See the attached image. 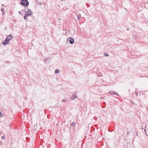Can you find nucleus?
<instances>
[{
  "label": "nucleus",
  "instance_id": "36",
  "mask_svg": "<svg viewBox=\"0 0 148 148\" xmlns=\"http://www.w3.org/2000/svg\"><path fill=\"white\" fill-rule=\"evenodd\" d=\"M6 27H5V29H6Z\"/></svg>",
  "mask_w": 148,
  "mask_h": 148
},
{
  "label": "nucleus",
  "instance_id": "15",
  "mask_svg": "<svg viewBox=\"0 0 148 148\" xmlns=\"http://www.w3.org/2000/svg\"><path fill=\"white\" fill-rule=\"evenodd\" d=\"M62 101L63 102H66L67 101L65 99H62Z\"/></svg>",
  "mask_w": 148,
  "mask_h": 148
},
{
  "label": "nucleus",
  "instance_id": "29",
  "mask_svg": "<svg viewBox=\"0 0 148 148\" xmlns=\"http://www.w3.org/2000/svg\"><path fill=\"white\" fill-rule=\"evenodd\" d=\"M137 132H136V135L137 136H138V134H137Z\"/></svg>",
  "mask_w": 148,
  "mask_h": 148
},
{
  "label": "nucleus",
  "instance_id": "28",
  "mask_svg": "<svg viewBox=\"0 0 148 148\" xmlns=\"http://www.w3.org/2000/svg\"><path fill=\"white\" fill-rule=\"evenodd\" d=\"M25 10H26V9H25V10H23V11H24L25 12V11H25Z\"/></svg>",
  "mask_w": 148,
  "mask_h": 148
},
{
  "label": "nucleus",
  "instance_id": "12",
  "mask_svg": "<svg viewBox=\"0 0 148 148\" xmlns=\"http://www.w3.org/2000/svg\"><path fill=\"white\" fill-rule=\"evenodd\" d=\"M75 124L74 123H71V127H74L75 126Z\"/></svg>",
  "mask_w": 148,
  "mask_h": 148
},
{
  "label": "nucleus",
  "instance_id": "11",
  "mask_svg": "<svg viewBox=\"0 0 148 148\" xmlns=\"http://www.w3.org/2000/svg\"><path fill=\"white\" fill-rule=\"evenodd\" d=\"M103 108H105L106 106V103L105 102H103Z\"/></svg>",
  "mask_w": 148,
  "mask_h": 148
},
{
  "label": "nucleus",
  "instance_id": "1",
  "mask_svg": "<svg viewBox=\"0 0 148 148\" xmlns=\"http://www.w3.org/2000/svg\"><path fill=\"white\" fill-rule=\"evenodd\" d=\"M13 37V35L11 34L6 37V39L3 42L2 44L3 45H6L8 44V42Z\"/></svg>",
  "mask_w": 148,
  "mask_h": 148
},
{
  "label": "nucleus",
  "instance_id": "21",
  "mask_svg": "<svg viewBox=\"0 0 148 148\" xmlns=\"http://www.w3.org/2000/svg\"><path fill=\"white\" fill-rule=\"evenodd\" d=\"M5 14V11L4 12H3L2 13V15H4Z\"/></svg>",
  "mask_w": 148,
  "mask_h": 148
},
{
  "label": "nucleus",
  "instance_id": "7",
  "mask_svg": "<svg viewBox=\"0 0 148 148\" xmlns=\"http://www.w3.org/2000/svg\"><path fill=\"white\" fill-rule=\"evenodd\" d=\"M71 99L72 100H74L75 99V95H74V94H73L72 95L71 97Z\"/></svg>",
  "mask_w": 148,
  "mask_h": 148
},
{
  "label": "nucleus",
  "instance_id": "25",
  "mask_svg": "<svg viewBox=\"0 0 148 148\" xmlns=\"http://www.w3.org/2000/svg\"><path fill=\"white\" fill-rule=\"evenodd\" d=\"M2 145V143L1 141H0V145Z\"/></svg>",
  "mask_w": 148,
  "mask_h": 148
},
{
  "label": "nucleus",
  "instance_id": "31",
  "mask_svg": "<svg viewBox=\"0 0 148 148\" xmlns=\"http://www.w3.org/2000/svg\"><path fill=\"white\" fill-rule=\"evenodd\" d=\"M2 6H3V4H2Z\"/></svg>",
  "mask_w": 148,
  "mask_h": 148
},
{
  "label": "nucleus",
  "instance_id": "4",
  "mask_svg": "<svg viewBox=\"0 0 148 148\" xmlns=\"http://www.w3.org/2000/svg\"><path fill=\"white\" fill-rule=\"evenodd\" d=\"M68 40H69L70 43L71 44H73L74 42V39L71 37L68 38Z\"/></svg>",
  "mask_w": 148,
  "mask_h": 148
},
{
  "label": "nucleus",
  "instance_id": "5",
  "mask_svg": "<svg viewBox=\"0 0 148 148\" xmlns=\"http://www.w3.org/2000/svg\"><path fill=\"white\" fill-rule=\"evenodd\" d=\"M109 93L111 94H113L119 96V95L117 92L114 91H110L109 92Z\"/></svg>",
  "mask_w": 148,
  "mask_h": 148
},
{
  "label": "nucleus",
  "instance_id": "14",
  "mask_svg": "<svg viewBox=\"0 0 148 148\" xmlns=\"http://www.w3.org/2000/svg\"><path fill=\"white\" fill-rule=\"evenodd\" d=\"M3 116H4V115L3 114H2L1 112L0 111V116L1 117H2Z\"/></svg>",
  "mask_w": 148,
  "mask_h": 148
},
{
  "label": "nucleus",
  "instance_id": "30",
  "mask_svg": "<svg viewBox=\"0 0 148 148\" xmlns=\"http://www.w3.org/2000/svg\"><path fill=\"white\" fill-rule=\"evenodd\" d=\"M59 20H61V18H60V19H59Z\"/></svg>",
  "mask_w": 148,
  "mask_h": 148
},
{
  "label": "nucleus",
  "instance_id": "2",
  "mask_svg": "<svg viewBox=\"0 0 148 148\" xmlns=\"http://www.w3.org/2000/svg\"><path fill=\"white\" fill-rule=\"evenodd\" d=\"M20 3L23 5L24 7H27L29 5V2L27 0H21Z\"/></svg>",
  "mask_w": 148,
  "mask_h": 148
},
{
  "label": "nucleus",
  "instance_id": "10",
  "mask_svg": "<svg viewBox=\"0 0 148 148\" xmlns=\"http://www.w3.org/2000/svg\"><path fill=\"white\" fill-rule=\"evenodd\" d=\"M104 55L105 56H109V55L108 54L106 53H104Z\"/></svg>",
  "mask_w": 148,
  "mask_h": 148
},
{
  "label": "nucleus",
  "instance_id": "37",
  "mask_svg": "<svg viewBox=\"0 0 148 148\" xmlns=\"http://www.w3.org/2000/svg\"><path fill=\"white\" fill-rule=\"evenodd\" d=\"M136 90H137V89H136Z\"/></svg>",
  "mask_w": 148,
  "mask_h": 148
},
{
  "label": "nucleus",
  "instance_id": "8",
  "mask_svg": "<svg viewBox=\"0 0 148 148\" xmlns=\"http://www.w3.org/2000/svg\"><path fill=\"white\" fill-rule=\"evenodd\" d=\"M60 71L58 69H56L55 71V73L57 74L59 73Z\"/></svg>",
  "mask_w": 148,
  "mask_h": 148
},
{
  "label": "nucleus",
  "instance_id": "17",
  "mask_svg": "<svg viewBox=\"0 0 148 148\" xmlns=\"http://www.w3.org/2000/svg\"><path fill=\"white\" fill-rule=\"evenodd\" d=\"M74 95H75V99L77 98L78 97V96L77 95H75V94H74Z\"/></svg>",
  "mask_w": 148,
  "mask_h": 148
},
{
  "label": "nucleus",
  "instance_id": "3",
  "mask_svg": "<svg viewBox=\"0 0 148 148\" xmlns=\"http://www.w3.org/2000/svg\"><path fill=\"white\" fill-rule=\"evenodd\" d=\"M43 61L45 62L46 64H47L50 62L51 60L50 58H45L44 59Z\"/></svg>",
  "mask_w": 148,
  "mask_h": 148
},
{
  "label": "nucleus",
  "instance_id": "24",
  "mask_svg": "<svg viewBox=\"0 0 148 148\" xmlns=\"http://www.w3.org/2000/svg\"><path fill=\"white\" fill-rule=\"evenodd\" d=\"M74 94H75V95L77 94V92H76V91H75V92H74Z\"/></svg>",
  "mask_w": 148,
  "mask_h": 148
},
{
  "label": "nucleus",
  "instance_id": "19",
  "mask_svg": "<svg viewBox=\"0 0 148 148\" xmlns=\"http://www.w3.org/2000/svg\"><path fill=\"white\" fill-rule=\"evenodd\" d=\"M146 127V126H145V129L144 130V132H145V133H146V129H145V128Z\"/></svg>",
  "mask_w": 148,
  "mask_h": 148
},
{
  "label": "nucleus",
  "instance_id": "13",
  "mask_svg": "<svg viewBox=\"0 0 148 148\" xmlns=\"http://www.w3.org/2000/svg\"><path fill=\"white\" fill-rule=\"evenodd\" d=\"M24 18L25 20H27V16L26 15H25V16H24Z\"/></svg>",
  "mask_w": 148,
  "mask_h": 148
},
{
  "label": "nucleus",
  "instance_id": "20",
  "mask_svg": "<svg viewBox=\"0 0 148 148\" xmlns=\"http://www.w3.org/2000/svg\"><path fill=\"white\" fill-rule=\"evenodd\" d=\"M135 95L137 96L138 95V93H137V92H135Z\"/></svg>",
  "mask_w": 148,
  "mask_h": 148
},
{
  "label": "nucleus",
  "instance_id": "33",
  "mask_svg": "<svg viewBox=\"0 0 148 148\" xmlns=\"http://www.w3.org/2000/svg\"><path fill=\"white\" fill-rule=\"evenodd\" d=\"M36 126V125H34V127H35V126Z\"/></svg>",
  "mask_w": 148,
  "mask_h": 148
},
{
  "label": "nucleus",
  "instance_id": "6",
  "mask_svg": "<svg viewBox=\"0 0 148 148\" xmlns=\"http://www.w3.org/2000/svg\"><path fill=\"white\" fill-rule=\"evenodd\" d=\"M77 19L78 20H79L81 17V15L79 13L77 14Z\"/></svg>",
  "mask_w": 148,
  "mask_h": 148
},
{
  "label": "nucleus",
  "instance_id": "35",
  "mask_svg": "<svg viewBox=\"0 0 148 148\" xmlns=\"http://www.w3.org/2000/svg\"><path fill=\"white\" fill-rule=\"evenodd\" d=\"M142 129H143V127H142Z\"/></svg>",
  "mask_w": 148,
  "mask_h": 148
},
{
  "label": "nucleus",
  "instance_id": "27",
  "mask_svg": "<svg viewBox=\"0 0 148 148\" xmlns=\"http://www.w3.org/2000/svg\"><path fill=\"white\" fill-rule=\"evenodd\" d=\"M129 30V29L127 28V31H128V30Z\"/></svg>",
  "mask_w": 148,
  "mask_h": 148
},
{
  "label": "nucleus",
  "instance_id": "23",
  "mask_svg": "<svg viewBox=\"0 0 148 148\" xmlns=\"http://www.w3.org/2000/svg\"><path fill=\"white\" fill-rule=\"evenodd\" d=\"M2 139H5V138L4 137V136H3V137H2Z\"/></svg>",
  "mask_w": 148,
  "mask_h": 148
},
{
  "label": "nucleus",
  "instance_id": "9",
  "mask_svg": "<svg viewBox=\"0 0 148 148\" xmlns=\"http://www.w3.org/2000/svg\"><path fill=\"white\" fill-rule=\"evenodd\" d=\"M25 12L26 13V14H25V15H26L27 16H29L30 15V14H28L27 12H26V11H25Z\"/></svg>",
  "mask_w": 148,
  "mask_h": 148
},
{
  "label": "nucleus",
  "instance_id": "34",
  "mask_svg": "<svg viewBox=\"0 0 148 148\" xmlns=\"http://www.w3.org/2000/svg\"><path fill=\"white\" fill-rule=\"evenodd\" d=\"M39 4H40V5L41 4V3H40Z\"/></svg>",
  "mask_w": 148,
  "mask_h": 148
},
{
  "label": "nucleus",
  "instance_id": "32",
  "mask_svg": "<svg viewBox=\"0 0 148 148\" xmlns=\"http://www.w3.org/2000/svg\"><path fill=\"white\" fill-rule=\"evenodd\" d=\"M145 134L146 135H147V133H145Z\"/></svg>",
  "mask_w": 148,
  "mask_h": 148
},
{
  "label": "nucleus",
  "instance_id": "18",
  "mask_svg": "<svg viewBox=\"0 0 148 148\" xmlns=\"http://www.w3.org/2000/svg\"><path fill=\"white\" fill-rule=\"evenodd\" d=\"M29 12V14H30V16H31V15H32V13L31 11L30 12Z\"/></svg>",
  "mask_w": 148,
  "mask_h": 148
},
{
  "label": "nucleus",
  "instance_id": "26",
  "mask_svg": "<svg viewBox=\"0 0 148 148\" xmlns=\"http://www.w3.org/2000/svg\"><path fill=\"white\" fill-rule=\"evenodd\" d=\"M18 13L20 14H21V11H19L18 12Z\"/></svg>",
  "mask_w": 148,
  "mask_h": 148
},
{
  "label": "nucleus",
  "instance_id": "16",
  "mask_svg": "<svg viewBox=\"0 0 148 148\" xmlns=\"http://www.w3.org/2000/svg\"><path fill=\"white\" fill-rule=\"evenodd\" d=\"M1 11L2 12H4V8H1Z\"/></svg>",
  "mask_w": 148,
  "mask_h": 148
},
{
  "label": "nucleus",
  "instance_id": "22",
  "mask_svg": "<svg viewBox=\"0 0 148 148\" xmlns=\"http://www.w3.org/2000/svg\"><path fill=\"white\" fill-rule=\"evenodd\" d=\"M27 10L29 12L31 11V10H30V9L29 8H28V9H27Z\"/></svg>",
  "mask_w": 148,
  "mask_h": 148
}]
</instances>
